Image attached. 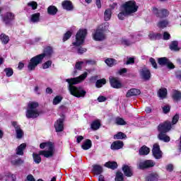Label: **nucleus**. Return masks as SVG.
Segmentation results:
<instances>
[{"mask_svg": "<svg viewBox=\"0 0 181 181\" xmlns=\"http://www.w3.org/2000/svg\"><path fill=\"white\" fill-rule=\"evenodd\" d=\"M87 76H88V73L85 72L78 77L67 78L65 80V81H66V83H68L69 84L68 90L71 95H74V97H76L77 98H84V97H86V94H87V92L84 90L83 88L76 87L75 86L76 84H80V83L84 81V80L87 78Z\"/></svg>", "mask_w": 181, "mask_h": 181, "instance_id": "1", "label": "nucleus"}, {"mask_svg": "<svg viewBox=\"0 0 181 181\" xmlns=\"http://www.w3.org/2000/svg\"><path fill=\"white\" fill-rule=\"evenodd\" d=\"M52 54H53V49L52 47H48L45 49L44 53L33 57L28 65L29 71H33L37 67L38 64H40L43 62L45 57H50Z\"/></svg>", "mask_w": 181, "mask_h": 181, "instance_id": "2", "label": "nucleus"}, {"mask_svg": "<svg viewBox=\"0 0 181 181\" xmlns=\"http://www.w3.org/2000/svg\"><path fill=\"white\" fill-rule=\"evenodd\" d=\"M123 10L118 14V18L120 21H124L125 16L128 15H132V13H135L138 11V6L135 1H127L122 5Z\"/></svg>", "mask_w": 181, "mask_h": 181, "instance_id": "3", "label": "nucleus"}, {"mask_svg": "<svg viewBox=\"0 0 181 181\" xmlns=\"http://www.w3.org/2000/svg\"><path fill=\"white\" fill-rule=\"evenodd\" d=\"M40 149H47L48 151H40V155L45 156V158H52L53 155H54V146H53V143L45 142L41 143L40 144Z\"/></svg>", "mask_w": 181, "mask_h": 181, "instance_id": "4", "label": "nucleus"}, {"mask_svg": "<svg viewBox=\"0 0 181 181\" xmlns=\"http://www.w3.org/2000/svg\"><path fill=\"white\" fill-rule=\"evenodd\" d=\"M37 107H39L37 102H30L25 112L26 118H37L40 115L39 110H37Z\"/></svg>", "mask_w": 181, "mask_h": 181, "instance_id": "5", "label": "nucleus"}, {"mask_svg": "<svg viewBox=\"0 0 181 181\" xmlns=\"http://www.w3.org/2000/svg\"><path fill=\"white\" fill-rule=\"evenodd\" d=\"M86 36H87V30H79L76 35L75 40L72 42V46L79 47V46L83 45Z\"/></svg>", "mask_w": 181, "mask_h": 181, "instance_id": "6", "label": "nucleus"}, {"mask_svg": "<svg viewBox=\"0 0 181 181\" xmlns=\"http://www.w3.org/2000/svg\"><path fill=\"white\" fill-rule=\"evenodd\" d=\"M155 165H156V163H155V161L152 160H140L137 163V168L141 170L149 169V168H153Z\"/></svg>", "mask_w": 181, "mask_h": 181, "instance_id": "7", "label": "nucleus"}, {"mask_svg": "<svg viewBox=\"0 0 181 181\" xmlns=\"http://www.w3.org/2000/svg\"><path fill=\"white\" fill-rule=\"evenodd\" d=\"M158 63L160 66H167L170 70L175 69V65L167 57H160L158 59Z\"/></svg>", "mask_w": 181, "mask_h": 181, "instance_id": "8", "label": "nucleus"}, {"mask_svg": "<svg viewBox=\"0 0 181 181\" xmlns=\"http://www.w3.org/2000/svg\"><path fill=\"white\" fill-rule=\"evenodd\" d=\"M170 129H172V124L170 122H165L158 127V131L160 133L166 134V132H169Z\"/></svg>", "mask_w": 181, "mask_h": 181, "instance_id": "9", "label": "nucleus"}, {"mask_svg": "<svg viewBox=\"0 0 181 181\" xmlns=\"http://www.w3.org/2000/svg\"><path fill=\"white\" fill-rule=\"evenodd\" d=\"M93 40L96 42H101L105 39V34L103 32L97 28L93 33Z\"/></svg>", "mask_w": 181, "mask_h": 181, "instance_id": "10", "label": "nucleus"}, {"mask_svg": "<svg viewBox=\"0 0 181 181\" xmlns=\"http://www.w3.org/2000/svg\"><path fill=\"white\" fill-rule=\"evenodd\" d=\"M152 152H153V156H154L156 159H161L162 151H160V148L159 147V145L156 144H154L153 146Z\"/></svg>", "mask_w": 181, "mask_h": 181, "instance_id": "11", "label": "nucleus"}, {"mask_svg": "<svg viewBox=\"0 0 181 181\" xmlns=\"http://www.w3.org/2000/svg\"><path fill=\"white\" fill-rule=\"evenodd\" d=\"M109 80H110L111 87H112L113 88H121V87H122V84L121 83V81H119V80L117 78L110 76Z\"/></svg>", "mask_w": 181, "mask_h": 181, "instance_id": "12", "label": "nucleus"}, {"mask_svg": "<svg viewBox=\"0 0 181 181\" xmlns=\"http://www.w3.org/2000/svg\"><path fill=\"white\" fill-rule=\"evenodd\" d=\"M14 20L15 14L12 12L6 13L3 17V21L6 25H8V23H11V22Z\"/></svg>", "mask_w": 181, "mask_h": 181, "instance_id": "13", "label": "nucleus"}, {"mask_svg": "<svg viewBox=\"0 0 181 181\" xmlns=\"http://www.w3.org/2000/svg\"><path fill=\"white\" fill-rule=\"evenodd\" d=\"M140 76L146 81L151 80V71L146 68H144L140 71Z\"/></svg>", "mask_w": 181, "mask_h": 181, "instance_id": "14", "label": "nucleus"}, {"mask_svg": "<svg viewBox=\"0 0 181 181\" xmlns=\"http://www.w3.org/2000/svg\"><path fill=\"white\" fill-rule=\"evenodd\" d=\"M63 119H59L54 124V128L57 132H62L64 129V124H63Z\"/></svg>", "mask_w": 181, "mask_h": 181, "instance_id": "15", "label": "nucleus"}, {"mask_svg": "<svg viewBox=\"0 0 181 181\" xmlns=\"http://www.w3.org/2000/svg\"><path fill=\"white\" fill-rule=\"evenodd\" d=\"M62 6L63 9H65L66 11H73V3L69 0H65L62 1Z\"/></svg>", "mask_w": 181, "mask_h": 181, "instance_id": "16", "label": "nucleus"}, {"mask_svg": "<svg viewBox=\"0 0 181 181\" xmlns=\"http://www.w3.org/2000/svg\"><path fill=\"white\" fill-rule=\"evenodd\" d=\"M141 94V90L136 88H132L127 91L126 97L128 98L129 97H134V95H139Z\"/></svg>", "mask_w": 181, "mask_h": 181, "instance_id": "17", "label": "nucleus"}, {"mask_svg": "<svg viewBox=\"0 0 181 181\" xmlns=\"http://www.w3.org/2000/svg\"><path fill=\"white\" fill-rule=\"evenodd\" d=\"M122 146H124V142L121 141H116L111 144L110 148L113 151H117L118 149L122 148Z\"/></svg>", "mask_w": 181, "mask_h": 181, "instance_id": "18", "label": "nucleus"}, {"mask_svg": "<svg viewBox=\"0 0 181 181\" xmlns=\"http://www.w3.org/2000/svg\"><path fill=\"white\" fill-rule=\"evenodd\" d=\"M26 149V144L23 143L20 146H18L16 149V155H19L20 156H23V151Z\"/></svg>", "mask_w": 181, "mask_h": 181, "instance_id": "19", "label": "nucleus"}, {"mask_svg": "<svg viewBox=\"0 0 181 181\" xmlns=\"http://www.w3.org/2000/svg\"><path fill=\"white\" fill-rule=\"evenodd\" d=\"M122 170L124 172V174L127 177H131L132 176V168L129 167V165H123Z\"/></svg>", "mask_w": 181, "mask_h": 181, "instance_id": "20", "label": "nucleus"}, {"mask_svg": "<svg viewBox=\"0 0 181 181\" xmlns=\"http://www.w3.org/2000/svg\"><path fill=\"white\" fill-rule=\"evenodd\" d=\"M169 47L172 52H179V50H180V47H179V42L177 41H172Z\"/></svg>", "mask_w": 181, "mask_h": 181, "instance_id": "21", "label": "nucleus"}, {"mask_svg": "<svg viewBox=\"0 0 181 181\" xmlns=\"http://www.w3.org/2000/svg\"><path fill=\"white\" fill-rule=\"evenodd\" d=\"M91 146H93V143L90 139H86L81 145V148L82 149H83V151H88V149L91 148Z\"/></svg>", "mask_w": 181, "mask_h": 181, "instance_id": "22", "label": "nucleus"}, {"mask_svg": "<svg viewBox=\"0 0 181 181\" xmlns=\"http://www.w3.org/2000/svg\"><path fill=\"white\" fill-rule=\"evenodd\" d=\"M156 15L158 18H166V16H169V11L165 8H162L158 11Z\"/></svg>", "mask_w": 181, "mask_h": 181, "instance_id": "23", "label": "nucleus"}, {"mask_svg": "<svg viewBox=\"0 0 181 181\" xmlns=\"http://www.w3.org/2000/svg\"><path fill=\"white\" fill-rule=\"evenodd\" d=\"M158 138L160 141H163V142H169L170 141V137L166 135V133L159 132Z\"/></svg>", "mask_w": 181, "mask_h": 181, "instance_id": "24", "label": "nucleus"}, {"mask_svg": "<svg viewBox=\"0 0 181 181\" xmlns=\"http://www.w3.org/2000/svg\"><path fill=\"white\" fill-rule=\"evenodd\" d=\"M105 63L109 67H112L113 66H115V64H117L118 62H117V60L115 59L107 58L105 60Z\"/></svg>", "mask_w": 181, "mask_h": 181, "instance_id": "25", "label": "nucleus"}, {"mask_svg": "<svg viewBox=\"0 0 181 181\" xmlns=\"http://www.w3.org/2000/svg\"><path fill=\"white\" fill-rule=\"evenodd\" d=\"M40 21V13H36L33 15H31L30 17V22L33 23H37Z\"/></svg>", "mask_w": 181, "mask_h": 181, "instance_id": "26", "label": "nucleus"}, {"mask_svg": "<svg viewBox=\"0 0 181 181\" xmlns=\"http://www.w3.org/2000/svg\"><path fill=\"white\" fill-rule=\"evenodd\" d=\"M100 127L101 123L100 122V120H95L90 124V128L93 129V131H97V129H100Z\"/></svg>", "mask_w": 181, "mask_h": 181, "instance_id": "27", "label": "nucleus"}, {"mask_svg": "<svg viewBox=\"0 0 181 181\" xmlns=\"http://www.w3.org/2000/svg\"><path fill=\"white\" fill-rule=\"evenodd\" d=\"M151 151V150L149 149V148L143 146L139 151V153L141 156H145V155H148L149 153V152Z\"/></svg>", "mask_w": 181, "mask_h": 181, "instance_id": "28", "label": "nucleus"}, {"mask_svg": "<svg viewBox=\"0 0 181 181\" xmlns=\"http://www.w3.org/2000/svg\"><path fill=\"white\" fill-rule=\"evenodd\" d=\"M158 95L160 98H166V95H168V89L160 88L158 92Z\"/></svg>", "mask_w": 181, "mask_h": 181, "instance_id": "29", "label": "nucleus"}, {"mask_svg": "<svg viewBox=\"0 0 181 181\" xmlns=\"http://www.w3.org/2000/svg\"><path fill=\"white\" fill-rule=\"evenodd\" d=\"M105 166L106 168H109V169L114 170V169H117L118 164H117V162L115 161H113V162L109 161L105 163Z\"/></svg>", "mask_w": 181, "mask_h": 181, "instance_id": "30", "label": "nucleus"}, {"mask_svg": "<svg viewBox=\"0 0 181 181\" xmlns=\"http://www.w3.org/2000/svg\"><path fill=\"white\" fill-rule=\"evenodd\" d=\"M0 40L3 45H8L9 43V37L4 33L1 34Z\"/></svg>", "mask_w": 181, "mask_h": 181, "instance_id": "31", "label": "nucleus"}, {"mask_svg": "<svg viewBox=\"0 0 181 181\" xmlns=\"http://www.w3.org/2000/svg\"><path fill=\"white\" fill-rule=\"evenodd\" d=\"M84 64V62H76L75 64L74 74H77L76 70H81L83 69V65Z\"/></svg>", "mask_w": 181, "mask_h": 181, "instance_id": "32", "label": "nucleus"}, {"mask_svg": "<svg viewBox=\"0 0 181 181\" xmlns=\"http://www.w3.org/2000/svg\"><path fill=\"white\" fill-rule=\"evenodd\" d=\"M147 181H155L158 180V174L156 173H151L148 174V175L146 177Z\"/></svg>", "mask_w": 181, "mask_h": 181, "instance_id": "33", "label": "nucleus"}, {"mask_svg": "<svg viewBox=\"0 0 181 181\" xmlns=\"http://www.w3.org/2000/svg\"><path fill=\"white\" fill-rule=\"evenodd\" d=\"M57 8L54 6H49L47 8V13L49 15H56L57 13Z\"/></svg>", "mask_w": 181, "mask_h": 181, "instance_id": "34", "label": "nucleus"}, {"mask_svg": "<svg viewBox=\"0 0 181 181\" xmlns=\"http://www.w3.org/2000/svg\"><path fill=\"white\" fill-rule=\"evenodd\" d=\"M112 14V12L111 11V9L107 8L105 11L104 13V20L107 21L111 19V15Z\"/></svg>", "mask_w": 181, "mask_h": 181, "instance_id": "35", "label": "nucleus"}, {"mask_svg": "<svg viewBox=\"0 0 181 181\" xmlns=\"http://www.w3.org/2000/svg\"><path fill=\"white\" fill-rule=\"evenodd\" d=\"M108 28H110V23H105L99 25L98 29L99 30H100V32H103L104 33V32H105V30H108Z\"/></svg>", "mask_w": 181, "mask_h": 181, "instance_id": "36", "label": "nucleus"}, {"mask_svg": "<svg viewBox=\"0 0 181 181\" xmlns=\"http://www.w3.org/2000/svg\"><path fill=\"white\" fill-rule=\"evenodd\" d=\"M40 151L39 152V154L34 153L33 154V160L34 162H35V163L39 164L40 163V162H42V158L40 157Z\"/></svg>", "mask_w": 181, "mask_h": 181, "instance_id": "37", "label": "nucleus"}, {"mask_svg": "<svg viewBox=\"0 0 181 181\" xmlns=\"http://www.w3.org/2000/svg\"><path fill=\"white\" fill-rule=\"evenodd\" d=\"M173 98L175 101H180L181 99V93L177 90H174L173 93Z\"/></svg>", "mask_w": 181, "mask_h": 181, "instance_id": "38", "label": "nucleus"}, {"mask_svg": "<svg viewBox=\"0 0 181 181\" xmlns=\"http://www.w3.org/2000/svg\"><path fill=\"white\" fill-rule=\"evenodd\" d=\"M93 172L97 175H100L103 173V167L99 165H93Z\"/></svg>", "mask_w": 181, "mask_h": 181, "instance_id": "39", "label": "nucleus"}, {"mask_svg": "<svg viewBox=\"0 0 181 181\" xmlns=\"http://www.w3.org/2000/svg\"><path fill=\"white\" fill-rule=\"evenodd\" d=\"M24 160H22L21 158H17L11 160V164L13 165L14 166H19V165H22L24 163Z\"/></svg>", "mask_w": 181, "mask_h": 181, "instance_id": "40", "label": "nucleus"}, {"mask_svg": "<svg viewBox=\"0 0 181 181\" xmlns=\"http://www.w3.org/2000/svg\"><path fill=\"white\" fill-rule=\"evenodd\" d=\"M127 135L121 132L114 136V139H126Z\"/></svg>", "mask_w": 181, "mask_h": 181, "instance_id": "41", "label": "nucleus"}, {"mask_svg": "<svg viewBox=\"0 0 181 181\" xmlns=\"http://www.w3.org/2000/svg\"><path fill=\"white\" fill-rule=\"evenodd\" d=\"M106 83L107 81H105V79H99L96 81L95 86L97 87V88H101V87H103V86H104V84H105Z\"/></svg>", "mask_w": 181, "mask_h": 181, "instance_id": "42", "label": "nucleus"}, {"mask_svg": "<svg viewBox=\"0 0 181 181\" xmlns=\"http://www.w3.org/2000/svg\"><path fill=\"white\" fill-rule=\"evenodd\" d=\"M115 122L117 125H127V122H125V120L121 117H117L115 119Z\"/></svg>", "mask_w": 181, "mask_h": 181, "instance_id": "43", "label": "nucleus"}, {"mask_svg": "<svg viewBox=\"0 0 181 181\" xmlns=\"http://www.w3.org/2000/svg\"><path fill=\"white\" fill-rule=\"evenodd\" d=\"M168 25H169V22H168L166 20L160 21L158 23V28H160L161 29L166 28V26H168Z\"/></svg>", "mask_w": 181, "mask_h": 181, "instance_id": "44", "label": "nucleus"}, {"mask_svg": "<svg viewBox=\"0 0 181 181\" xmlns=\"http://www.w3.org/2000/svg\"><path fill=\"white\" fill-rule=\"evenodd\" d=\"M4 71L6 73V77H12L13 76V69L11 68H6Z\"/></svg>", "mask_w": 181, "mask_h": 181, "instance_id": "45", "label": "nucleus"}, {"mask_svg": "<svg viewBox=\"0 0 181 181\" xmlns=\"http://www.w3.org/2000/svg\"><path fill=\"white\" fill-rule=\"evenodd\" d=\"M62 100H63V98L62 96L57 95L53 100L54 105H57V104H60V103H62Z\"/></svg>", "mask_w": 181, "mask_h": 181, "instance_id": "46", "label": "nucleus"}, {"mask_svg": "<svg viewBox=\"0 0 181 181\" xmlns=\"http://www.w3.org/2000/svg\"><path fill=\"white\" fill-rule=\"evenodd\" d=\"M115 181H123L124 180V174L122 173H117L116 177L115 179Z\"/></svg>", "mask_w": 181, "mask_h": 181, "instance_id": "47", "label": "nucleus"}, {"mask_svg": "<svg viewBox=\"0 0 181 181\" xmlns=\"http://www.w3.org/2000/svg\"><path fill=\"white\" fill-rule=\"evenodd\" d=\"M16 138L18 139H22V136H23V131L22 130V129H18L16 130Z\"/></svg>", "mask_w": 181, "mask_h": 181, "instance_id": "48", "label": "nucleus"}, {"mask_svg": "<svg viewBox=\"0 0 181 181\" xmlns=\"http://www.w3.org/2000/svg\"><path fill=\"white\" fill-rule=\"evenodd\" d=\"M72 33L71 31H67L63 37V42H66V40H69L70 37H71Z\"/></svg>", "mask_w": 181, "mask_h": 181, "instance_id": "49", "label": "nucleus"}, {"mask_svg": "<svg viewBox=\"0 0 181 181\" xmlns=\"http://www.w3.org/2000/svg\"><path fill=\"white\" fill-rule=\"evenodd\" d=\"M28 6H30L35 11V9H37V3L36 1H30L28 3Z\"/></svg>", "mask_w": 181, "mask_h": 181, "instance_id": "50", "label": "nucleus"}, {"mask_svg": "<svg viewBox=\"0 0 181 181\" xmlns=\"http://www.w3.org/2000/svg\"><path fill=\"white\" fill-rule=\"evenodd\" d=\"M122 45H124V46H131V45L134 42H131L129 40L127 39H122Z\"/></svg>", "mask_w": 181, "mask_h": 181, "instance_id": "51", "label": "nucleus"}, {"mask_svg": "<svg viewBox=\"0 0 181 181\" xmlns=\"http://www.w3.org/2000/svg\"><path fill=\"white\" fill-rule=\"evenodd\" d=\"M51 66H52V61H47L43 64L42 69H44V70H46V69H49V67H50Z\"/></svg>", "mask_w": 181, "mask_h": 181, "instance_id": "52", "label": "nucleus"}, {"mask_svg": "<svg viewBox=\"0 0 181 181\" xmlns=\"http://www.w3.org/2000/svg\"><path fill=\"white\" fill-rule=\"evenodd\" d=\"M86 52H87V49L83 47H79L77 49V53L78 54H83V53H86Z\"/></svg>", "mask_w": 181, "mask_h": 181, "instance_id": "53", "label": "nucleus"}, {"mask_svg": "<svg viewBox=\"0 0 181 181\" xmlns=\"http://www.w3.org/2000/svg\"><path fill=\"white\" fill-rule=\"evenodd\" d=\"M149 61L154 69H158V64H156V61L155 60V59L150 58Z\"/></svg>", "mask_w": 181, "mask_h": 181, "instance_id": "54", "label": "nucleus"}, {"mask_svg": "<svg viewBox=\"0 0 181 181\" xmlns=\"http://www.w3.org/2000/svg\"><path fill=\"white\" fill-rule=\"evenodd\" d=\"M177 121H179V115H175L172 119V124L173 125H175V124H177Z\"/></svg>", "mask_w": 181, "mask_h": 181, "instance_id": "55", "label": "nucleus"}, {"mask_svg": "<svg viewBox=\"0 0 181 181\" xmlns=\"http://www.w3.org/2000/svg\"><path fill=\"white\" fill-rule=\"evenodd\" d=\"M134 63H135V59L133 57H129L127 58V61L126 62L125 64H134Z\"/></svg>", "mask_w": 181, "mask_h": 181, "instance_id": "56", "label": "nucleus"}, {"mask_svg": "<svg viewBox=\"0 0 181 181\" xmlns=\"http://www.w3.org/2000/svg\"><path fill=\"white\" fill-rule=\"evenodd\" d=\"M163 39L164 40H169V39H170V34H169L168 32H164L163 35Z\"/></svg>", "mask_w": 181, "mask_h": 181, "instance_id": "57", "label": "nucleus"}, {"mask_svg": "<svg viewBox=\"0 0 181 181\" xmlns=\"http://www.w3.org/2000/svg\"><path fill=\"white\" fill-rule=\"evenodd\" d=\"M170 111V106L166 105L163 107V112L164 114H168Z\"/></svg>", "mask_w": 181, "mask_h": 181, "instance_id": "58", "label": "nucleus"}, {"mask_svg": "<svg viewBox=\"0 0 181 181\" xmlns=\"http://www.w3.org/2000/svg\"><path fill=\"white\" fill-rule=\"evenodd\" d=\"M11 125L13 126L15 128V131H17L18 129H21V126L18 124V122H12Z\"/></svg>", "mask_w": 181, "mask_h": 181, "instance_id": "59", "label": "nucleus"}, {"mask_svg": "<svg viewBox=\"0 0 181 181\" xmlns=\"http://www.w3.org/2000/svg\"><path fill=\"white\" fill-rule=\"evenodd\" d=\"M98 103H105L107 101V98L105 96L100 95L98 98Z\"/></svg>", "mask_w": 181, "mask_h": 181, "instance_id": "60", "label": "nucleus"}, {"mask_svg": "<svg viewBox=\"0 0 181 181\" xmlns=\"http://www.w3.org/2000/svg\"><path fill=\"white\" fill-rule=\"evenodd\" d=\"M25 181H35V177L32 175H28Z\"/></svg>", "mask_w": 181, "mask_h": 181, "instance_id": "61", "label": "nucleus"}, {"mask_svg": "<svg viewBox=\"0 0 181 181\" xmlns=\"http://www.w3.org/2000/svg\"><path fill=\"white\" fill-rule=\"evenodd\" d=\"M127 71H128V70L126 68H123L118 71V74H119L121 76V75L127 73Z\"/></svg>", "mask_w": 181, "mask_h": 181, "instance_id": "62", "label": "nucleus"}, {"mask_svg": "<svg viewBox=\"0 0 181 181\" xmlns=\"http://www.w3.org/2000/svg\"><path fill=\"white\" fill-rule=\"evenodd\" d=\"M34 93H35V94H37V95H40V90H39V87L37 86H35Z\"/></svg>", "mask_w": 181, "mask_h": 181, "instance_id": "63", "label": "nucleus"}, {"mask_svg": "<svg viewBox=\"0 0 181 181\" xmlns=\"http://www.w3.org/2000/svg\"><path fill=\"white\" fill-rule=\"evenodd\" d=\"M175 77L180 80V81H181V71H177L176 72V74H175Z\"/></svg>", "mask_w": 181, "mask_h": 181, "instance_id": "64", "label": "nucleus"}]
</instances>
